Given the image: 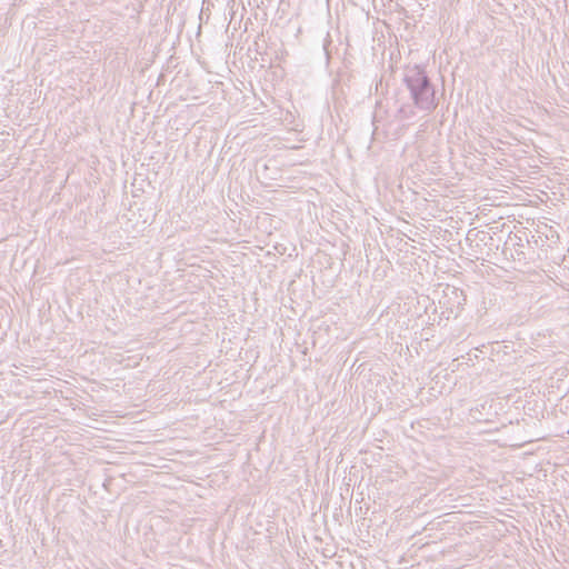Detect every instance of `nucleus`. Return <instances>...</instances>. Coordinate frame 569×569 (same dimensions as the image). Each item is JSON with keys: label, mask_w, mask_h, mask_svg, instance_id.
Returning a JSON list of instances; mask_svg holds the SVG:
<instances>
[{"label": "nucleus", "mask_w": 569, "mask_h": 569, "mask_svg": "<svg viewBox=\"0 0 569 569\" xmlns=\"http://www.w3.org/2000/svg\"><path fill=\"white\" fill-rule=\"evenodd\" d=\"M403 82L410 92L413 104H403L398 113L401 119H410L416 112L415 108L430 113L437 106L436 90L426 71L418 66L407 68Z\"/></svg>", "instance_id": "obj_1"}]
</instances>
